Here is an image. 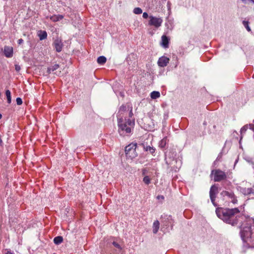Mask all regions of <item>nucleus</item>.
<instances>
[{
    "instance_id": "obj_16",
    "label": "nucleus",
    "mask_w": 254,
    "mask_h": 254,
    "mask_svg": "<svg viewBox=\"0 0 254 254\" xmlns=\"http://www.w3.org/2000/svg\"><path fill=\"white\" fill-rule=\"evenodd\" d=\"M143 148L145 151L150 152L152 155H153L155 151V148L149 145H144Z\"/></svg>"
},
{
    "instance_id": "obj_15",
    "label": "nucleus",
    "mask_w": 254,
    "mask_h": 254,
    "mask_svg": "<svg viewBox=\"0 0 254 254\" xmlns=\"http://www.w3.org/2000/svg\"><path fill=\"white\" fill-rule=\"evenodd\" d=\"M160 226V223L159 221L155 220L153 224V233L156 234L158 231Z\"/></svg>"
},
{
    "instance_id": "obj_4",
    "label": "nucleus",
    "mask_w": 254,
    "mask_h": 254,
    "mask_svg": "<svg viewBox=\"0 0 254 254\" xmlns=\"http://www.w3.org/2000/svg\"><path fill=\"white\" fill-rule=\"evenodd\" d=\"M132 107L129 105H122L119 108V111L117 113V119L120 118H128V113L130 112V109H128L129 107Z\"/></svg>"
},
{
    "instance_id": "obj_21",
    "label": "nucleus",
    "mask_w": 254,
    "mask_h": 254,
    "mask_svg": "<svg viewBox=\"0 0 254 254\" xmlns=\"http://www.w3.org/2000/svg\"><path fill=\"white\" fill-rule=\"evenodd\" d=\"M63 241V238L62 236H57L54 239V242L56 245H59Z\"/></svg>"
},
{
    "instance_id": "obj_6",
    "label": "nucleus",
    "mask_w": 254,
    "mask_h": 254,
    "mask_svg": "<svg viewBox=\"0 0 254 254\" xmlns=\"http://www.w3.org/2000/svg\"><path fill=\"white\" fill-rule=\"evenodd\" d=\"M220 194L224 199H229L233 204L237 203L238 200L237 197L233 191L223 190L221 192Z\"/></svg>"
},
{
    "instance_id": "obj_7",
    "label": "nucleus",
    "mask_w": 254,
    "mask_h": 254,
    "mask_svg": "<svg viewBox=\"0 0 254 254\" xmlns=\"http://www.w3.org/2000/svg\"><path fill=\"white\" fill-rule=\"evenodd\" d=\"M149 20L148 21V25L153 26L156 28H158L160 27L163 22V19L161 17H157L150 15L149 17Z\"/></svg>"
},
{
    "instance_id": "obj_36",
    "label": "nucleus",
    "mask_w": 254,
    "mask_h": 254,
    "mask_svg": "<svg viewBox=\"0 0 254 254\" xmlns=\"http://www.w3.org/2000/svg\"><path fill=\"white\" fill-rule=\"evenodd\" d=\"M171 2L170 1H168L167 2V7H168V10H170V9H171Z\"/></svg>"
},
{
    "instance_id": "obj_32",
    "label": "nucleus",
    "mask_w": 254,
    "mask_h": 254,
    "mask_svg": "<svg viewBox=\"0 0 254 254\" xmlns=\"http://www.w3.org/2000/svg\"><path fill=\"white\" fill-rule=\"evenodd\" d=\"M244 3H252L254 4V0H241Z\"/></svg>"
},
{
    "instance_id": "obj_38",
    "label": "nucleus",
    "mask_w": 254,
    "mask_h": 254,
    "mask_svg": "<svg viewBox=\"0 0 254 254\" xmlns=\"http://www.w3.org/2000/svg\"><path fill=\"white\" fill-rule=\"evenodd\" d=\"M250 129L254 131V124H250Z\"/></svg>"
},
{
    "instance_id": "obj_17",
    "label": "nucleus",
    "mask_w": 254,
    "mask_h": 254,
    "mask_svg": "<svg viewBox=\"0 0 254 254\" xmlns=\"http://www.w3.org/2000/svg\"><path fill=\"white\" fill-rule=\"evenodd\" d=\"M167 143V137H164L162 140H161L159 143V146L161 148H164L166 145Z\"/></svg>"
},
{
    "instance_id": "obj_27",
    "label": "nucleus",
    "mask_w": 254,
    "mask_h": 254,
    "mask_svg": "<svg viewBox=\"0 0 254 254\" xmlns=\"http://www.w3.org/2000/svg\"><path fill=\"white\" fill-rule=\"evenodd\" d=\"M150 179L148 176H145L143 179V182L146 185H149L150 183Z\"/></svg>"
},
{
    "instance_id": "obj_40",
    "label": "nucleus",
    "mask_w": 254,
    "mask_h": 254,
    "mask_svg": "<svg viewBox=\"0 0 254 254\" xmlns=\"http://www.w3.org/2000/svg\"><path fill=\"white\" fill-rule=\"evenodd\" d=\"M251 219L253 220V223L254 224V218H252L251 219Z\"/></svg>"
},
{
    "instance_id": "obj_33",
    "label": "nucleus",
    "mask_w": 254,
    "mask_h": 254,
    "mask_svg": "<svg viewBox=\"0 0 254 254\" xmlns=\"http://www.w3.org/2000/svg\"><path fill=\"white\" fill-rule=\"evenodd\" d=\"M142 17L144 19H146L148 17V14L147 12H143Z\"/></svg>"
},
{
    "instance_id": "obj_34",
    "label": "nucleus",
    "mask_w": 254,
    "mask_h": 254,
    "mask_svg": "<svg viewBox=\"0 0 254 254\" xmlns=\"http://www.w3.org/2000/svg\"><path fill=\"white\" fill-rule=\"evenodd\" d=\"M15 68L17 71H19L20 70V66L18 65H15Z\"/></svg>"
},
{
    "instance_id": "obj_23",
    "label": "nucleus",
    "mask_w": 254,
    "mask_h": 254,
    "mask_svg": "<svg viewBox=\"0 0 254 254\" xmlns=\"http://www.w3.org/2000/svg\"><path fill=\"white\" fill-rule=\"evenodd\" d=\"M5 95L6 96L7 103L10 104L11 102V92L9 90H6L5 91Z\"/></svg>"
},
{
    "instance_id": "obj_39",
    "label": "nucleus",
    "mask_w": 254,
    "mask_h": 254,
    "mask_svg": "<svg viewBox=\"0 0 254 254\" xmlns=\"http://www.w3.org/2000/svg\"><path fill=\"white\" fill-rule=\"evenodd\" d=\"M6 254H14L13 253H12L10 251H7Z\"/></svg>"
},
{
    "instance_id": "obj_12",
    "label": "nucleus",
    "mask_w": 254,
    "mask_h": 254,
    "mask_svg": "<svg viewBox=\"0 0 254 254\" xmlns=\"http://www.w3.org/2000/svg\"><path fill=\"white\" fill-rule=\"evenodd\" d=\"M241 191L245 195H248L254 193V190L251 188H241Z\"/></svg>"
},
{
    "instance_id": "obj_28",
    "label": "nucleus",
    "mask_w": 254,
    "mask_h": 254,
    "mask_svg": "<svg viewBox=\"0 0 254 254\" xmlns=\"http://www.w3.org/2000/svg\"><path fill=\"white\" fill-rule=\"evenodd\" d=\"M166 163L168 165H171L173 164V161L174 160H171L170 157H166L165 158Z\"/></svg>"
},
{
    "instance_id": "obj_29",
    "label": "nucleus",
    "mask_w": 254,
    "mask_h": 254,
    "mask_svg": "<svg viewBox=\"0 0 254 254\" xmlns=\"http://www.w3.org/2000/svg\"><path fill=\"white\" fill-rule=\"evenodd\" d=\"M248 128V125H245L241 129V133H245L247 129Z\"/></svg>"
},
{
    "instance_id": "obj_41",
    "label": "nucleus",
    "mask_w": 254,
    "mask_h": 254,
    "mask_svg": "<svg viewBox=\"0 0 254 254\" xmlns=\"http://www.w3.org/2000/svg\"><path fill=\"white\" fill-rule=\"evenodd\" d=\"M2 118V115L0 114V119Z\"/></svg>"
},
{
    "instance_id": "obj_2",
    "label": "nucleus",
    "mask_w": 254,
    "mask_h": 254,
    "mask_svg": "<svg viewBox=\"0 0 254 254\" xmlns=\"http://www.w3.org/2000/svg\"><path fill=\"white\" fill-rule=\"evenodd\" d=\"M130 109L128 113V118H120L118 119V132L123 136H130L133 131L135 126V120L132 113V107L128 108Z\"/></svg>"
},
{
    "instance_id": "obj_19",
    "label": "nucleus",
    "mask_w": 254,
    "mask_h": 254,
    "mask_svg": "<svg viewBox=\"0 0 254 254\" xmlns=\"http://www.w3.org/2000/svg\"><path fill=\"white\" fill-rule=\"evenodd\" d=\"M106 58L104 56H100L97 59V63L100 64H103L106 62Z\"/></svg>"
},
{
    "instance_id": "obj_9",
    "label": "nucleus",
    "mask_w": 254,
    "mask_h": 254,
    "mask_svg": "<svg viewBox=\"0 0 254 254\" xmlns=\"http://www.w3.org/2000/svg\"><path fill=\"white\" fill-rule=\"evenodd\" d=\"M54 46L57 52H60L62 51L63 47V43L62 41L60 39H56L54 42Z\"/></svg>"
},
{
    "instance_id": "obj_24",
    "label": "nucleus",
    "mask_w": 254,
    "mask_h": 254,
    "mask_svg": "<svg viewBox=\"0 0 254 254\" xmlns=\"http://www.w3.org/2000/svg\"><path fill=\"white\" fill-rule=\"evenodd\" d=\"M165 217H166V219L167 220V221H168V224H166V226H169V224H170V225L171 226V227H172V225H173V220L172 219V216H170V215H166L165 216Z\"/></svg>"
},
{
    "instance_id": "obj_22",
    "label": "nucleus",
    "mask_w": 254,
    "mask_h": 254,
    "mask_svg": "<svg viewBox=\"0 0 254 254\" xmlns=\"http://www.w3.org/2000/svg\"><path fill=\"white\" fill-rule=\"evenodd\" d=\"M160 96V92L158 91H154L150 94V97L153 99H155L159 98Z\"/></svg>"
},
{
    "instance_id": "obj_1",
    "label": "nucleus",
    "mask_w": 254,
    "mask_h": 254,
    "mask_svg": "<svg viewBox=\"0 0 254 254\" xmlns=\"http://www.w3.org/2000/svg\"><path fill=\"white\" fill-rule=\"evenodd\" d=\"M216 213L218 218L227 224L233 226L239 223L241 224L239 227L241 229L240 235L244 242H246L247 239L252 237L253 232L251 224L249 223L251 220L250 218L247 219L246 226H244L242 222L246 219L245 216L240 213L238 208H217L216 209Z\"/></svg>"
},
{
    "instance_id": "obj_5",
    "label": "nucleus",
    "mask_w": 254,
    "mask_h": 254,
    "mask_svg": "<svg viewBox=\"0 0 254 254\" xmlns=\"http://www.w3.org/2000/svg\"><path fill=\"white\" fill-rule=\"evenodd\" d=\"M211 175L214 176V182H220L225 180L227 177L226 173L219 169L212 170Z\"/></svg>"
},
{
    "instance_id": "obj_18",
    "label": "nucleus",
    "mask_w": 254,
    "mask_h": 254,
    "mask_svg": "<svg viewBox=\"0 0 254 254\" xmlns=\"http://www.w3.org/2000/svg\"><path fill=\"white\" fill-rule=\"evenodd\" d=\"M64 16L62 15H54L51 17V19L54 22L60 21L63 19Z\"/></svg>"
},
{
    "instance_id": "obj_20",
    "label": "nucleus",
    "mask_w": 254,
    "mask_h": 254,
    "mask_svg": "<svg viewBox=\"0 0 254 254\" xmlns=\"http://www.w3.org/2000/svg\"><path fill=\"white\" fill-rule=\"evenodd\" d=\"M59 67V65L58 64H55L52 66L50 67H48L47 69L48 73H50L51 72H53L55 70H57Z\"/></svg>"
},
{
    "instance_id": "obj_10",
    "label": "nucleus",
    "mask_w": 254,
    "mask_h": 254,
    "mask_svg": "<svg viewBox=\"0 0 254 254\" xmlns=\"http://www.w3.org/2000/svg\"><path fill=\"white\" fill-rule=\"evenodd\" d=\"M169 59L165 57L162 56L160 58L158 61V64L160 67H165L169 63Z\"/></svg>"
},
{
    "instance_id": "obj_3",
    "label": "nucleus",
    "mask_w": 254,
    "mask_h": 254,
    "mask_svg": "<svg viewBox=\"0 0 254 254\" xmlns=\"http://www.w3.org/2000/svg\"><path fill=\"white\" fill-rule=\"evenodd\" d=\"M137 147L136 143H131L126 147L125 153L128 159H133L137 156L136 151Z\"/></svg>"
},
{
    "instance_id": "obj_25",
    "label": "nucleus",
    "mask_w": 254,
    "mask_h": 254,
    "mask_svg": "<svg viewBox=\"0 0 254 254\" xmlns=\"http://www.w3.org/2000/svg\"><path fill=\"white\" fill-rule=\"evenodd\" d=\"M249 22L248 21L244 20L243 21V24L244 26L246 28V29L249 31H251V29L249 25Z\"/></svg>"
},
{
    "instance_id": "obj_13",
    "label": "nucleus",
    "mask_w": 254,
    "mask_h": 254,
    "mask_svg": "<svg viewBox=\"0 0 254 254\" xmlns=\"http://www.w3.org/2000/svg\"><path fill=\"white\" fill-rule=\"evenodd\" d=\"M162 45L164 48H168L169 45V39L165 35H163L161 37Z\"/></svg>"
},
{
    "instance_id": "obj_35",
    "label": "nucleus",
    "mask_w": 254,
    "mask_h": 254,
    "mask_svg": "<svg viewBox=\"0 0 254 254\" xmlns=\"http://www.w3.org/2000/svg\"><path fill=\"white\" fill-rule=\"evenodd\" d=\"M157 198L159 200H160V199L163 200L164 199V197L163 195H160L157 196Z\"/></svg>"
},
{
    "instance_id": "obj_26",
    "label": "nucleus",
    "mask_w": 254,
    "mask_h": 254,
    "mask_svg": "<svg viewBox=\"0 0 254 254\" xmlns=\"http://www.w3.org/2000/svg\"><path fill=\"white\" fill-rule=\"evenodd\" d=\"M142 12L141 8L140 7H135L133 9V13L136 14H140Z\"/></svg>"
},
{
    "instance_id": "obj_31",
    "label": "nucleus",
    "mask_w": 254,
    "mask_h": 254,
    "mask_svg": "<svg viewBox=\"0 0 254 254\" xmlns=\"http://www.w3.org/2000/svg\"><path fill=\"white\" fill-rule=\"evenodd\" d=\"M113 245L117 248H118V249L119 250H121L122 249V248L121 247V246L117 242H113Z\"/></svg>"
},
{
    "instance_id": "obj_8",
    "label": "nucleus",
    "mask_w": 254,
    "mask_h": 254,
    "mask_svg": "<svg viewBox=\"0 0 254 254\" xmlns=\"http://www.w3.org/2000/svg\"><path fill=\"white\" fill-rule=\"evenodd\" d=\"M217 193L218 188L215 185L211 186L209 191L210 198L212 204L215 206H217V204L215 202V200Z\"/></svg>"
},
{
    "instance_id": "obj_42",
    "label": "nucleus",
    "mask_w": 254,
    "mask_h": 254,
    "mask_svg": "<svg viewBox=\"0 0 254 254\" xmlns=\"http://www.w3.org/2000/svg\"><path fill=\"white\" fill-rule=\"evenodd\" d=\"M253 122H254V119Z\"/></svg>"
},
{
    "instance_id": "obj_30",
    "label": "nucleus",
    "mask_w": 254,
    "mask_h": 254,
    "mask_svg": "<svg viewBox=\"0 0 254 254\" xmlns=\"http://www.w3.org/2000/svg\"><path fill=\"white\" fill-rule=\"evenodd\" d=\"M16 104L18 105H21L22 104V99L20 97H17L16 99Z\"/></svg>"
},
{
    "instance_id": "obj_11",
    "label": "nucleus",
    "mask_w": 254,
    "mask_h": 254,
    "mask_svg": "<svg viewBox=\"0 0 254 254\" xmlns=\"http://www.w3.org/2000/svg\"><path fill=\"white\" fill-rule=\"evenodd\" d=\"M4 54L7 58H11L13 56V48L9 46L4 47Z\"/></svg>"
},
{
    "instance_id": "obj_37",
    "label": "nucleus",
    "mask_w": 254,
    "mask_h": 254,
    "mask_svg": "<svg viewBox=\"0 0 254 254\" xmlns=\"http://www.w3.org/2000/svg\"><path fill=\"white\" fill-rule=\"evenodd\" d=\"M17 43H18V44H19V45L21 44L22 43H23V39H19V40H18V41H17Z\"/></svg>"
},
{
    "instance_id": "obj_14",
    "label": "nucleus",
    "mask_w": 254,
    "mask_h": 254,
    "mask_svg": "<svg viewBox=\"0 0 254 254\" xmlns=\"http://www.w3.org/2000/svg\"><path fill=\"white\" fill-rule=\"evenodd\" d=\"M38 36L40 40H43L47 38V33L46 31L40 30L38 33Z\"/></svg>"
}]
</instances>
